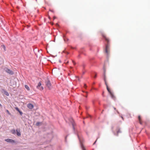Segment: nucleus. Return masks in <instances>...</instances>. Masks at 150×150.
<instances>
[{"label":"nucleus","mask_w":150,"mask_h":150,"mask_svg":"<svg viewBox=\"0 0 150 150\" xmlns=\"http://www.w3.org/2000/svg\"><path fill=\"white\" fill-rule=\"evenodd\" d=\"M105 64H104L103 67V70L104 73H103V79L105 82V84L106 86V88H107V90L108 91V93H109L110 94L111 98L112 99H113L114 100H115V97L114 96L112 92H111L110 89L109 88V87L107 85V82H106V79H105L106 70L105 68Z\"/></svg>","instance_id":"nucleus-1"},{"label":"nucleus","mask_w":150,"mask_h":150,"mask_svg":"<svg viewBox=\"0 0 150 150\" xmlns=\"http://www.w3.org/2000/svg\"><path fill=\"white\" fill-rule=\"evenodd\" d=\"M53 138L52 132H50L47 134H45L43 137V140L44 141L43 143L45 144L50 142L52 138Z\"/></svg>","instance_id":"nucleus-2"},{"label":"nucleus","mask_w":150,"mask_h":150,"mask_svg":"<svg viewBox=\"0 0 150 150\" xmlns=\"http://www.w3.org/2000/svg\"><path fill=\"white\" fill-rule=\"evenodd\" d=\"M76 134L78 139H79L80 144V145L82 150H86V149L83 144V143L84 141V139H83L82 137H80L79 136L78 134H77V133H76Z\"/></svg>","instance_id":"nucleus-3"},{"label":"nucleus","mask_w":150,"mask_h":150,"mask_svg":"<svg viewBox=\"0 0 150 150\" xmlns=\"http://www.w3.org/2000/svg\"><path fill=\"white\" fill-rule=\"evenodd\" d=\"M69 120L72 125V127H73L74 130V131H75V126L76 125V124L74 120L73 119L72 117H70L69 119Z\"/></svg>","instance_id":"nucleus-4"},{"label":"nucleus","mask_w":150,"mask_h":150,"mask_svg":"<svg viewBox=\"0 0 150 150\" xmlns=\"http://www.w3.org/2000/svg\"><path fill=\"white\" fill-rule=\"evenodd\" d=\"M45 84L46 86L49 90H50L51 89V84L49 79H48L45 81Z\"/></svg>","instance_id":"nucleus-5"},{"label":"nucleus","mask_w":150,"mask_h":150,"mask_svg":"<svg viewBox=\"0 0 150 150\" xmlns=\"http://www.w3.org/2000/svg\"><path fill=\"white\" fill-rule=\"evenodd\" d=\"M105 52L106 53V58L107 59H108L109 58V52L108 50V44L105 45Z\"/></svg>","instance_id":"nucleus-6"},{"label":"nucleus","mask_w":150,"mask_h":150,"mask_svg":"<svg viewBox=\"0 0 150 150\" xmlns=\"http://www.w3.org/2000/svg\"><path fill=\"white\" fill-rule=\"evenodd\" d=\"M4 70L6 72L11 75H13L14 74L13 71L12 70L7 68H5L4 69Z\"/></svg>","instance_id":"nucleus-7"},{"label":"nucleus","mask_w":150,"mask_h":150,"mask_svg":"<svg viewBox=\"0 0 150 150\" xmlns=\"http://www.w3.org/2000/svg\"><path fill=\"white\" fill-rule=\"evenodd\" d=\"M85 51V50L84 48H81L80 49V50L78 51V52L79 53V54L78 56V58H80V54H82L85 55V54L83 53V52Z\"/></svg>","instance_id":"nucleus-8"},{"label":"nucleus","mask_w":150,"mask_h":150,"mask_svg":"<svg viewBox=\"0 0 150 150\" xmlns=\"http://www.w3.org/2000/svg\"><path fill=\"white\" fill-rule=\"evenodd\" d=\"M6 142L8 143H10L11 144H13L16 143L14 140L11 139H7L4 140Z\"/></svg>","instance_id":"nucleus-9"},{"label":"nucleus","mask_w":150,"mask_h":150,"mask_svg":"<svg viewBox=\"0 0 150 150\" xmlns=\"http://www.w3.org/2000/svg\"><path fill=\"white\" fill-rule=\"evenodd\" d=\"M41 82H39L37 86V88L39 89L40 91H42L43 90V87L41 86Z\"/></svg>","instance_id":"nucleus-10"},{"label":"nucleus","mask_w":150,"mask_h":150,"mask_svg":"<svg viewBox=\"0 0 150 150\" xmlns=\"http://www.w3.org/2000/svg\"><path fill=\"white\" fill-rule=\"evenodd\" d=\"M90 64L91 65H93L94 64L96 63V61L94 59V58L92 57L90 58L89 59Z\"/></svg>","instance_id":"nucleus-11"},{"label":"nucleus","mask_w":150,"mask_h":150,"mask_svg":"<svg viewBox=\"0 0 150 150\" xmlns=\"http://www.w3.org/2000/svg\"><path fill=\"white\" fill-rule=\"evenodd\" d=\"M101 34L104 40L108 43L109 42V39L106 37L103 33H101Z\"/></svg>","instance_id":"nucleus-12"},{"label":"nucleus","mask_w":150,"mask_h":150,"mask_svg":"<svg viewBox=\"0 0 150 150\" xmlns=\"http://www.w3.org/2000/svg\"><path fill=\"white\" fill-rule=\"evenodd\" d=\"M91 76L92 78L93 79H96L97 77V74L96 72H92L91 73Z\"/></svg>","instance_id":"nucleus-13"},{"label":"nucleus","mask_w":150,"mask_h":150,"mask_svg":"<svg viewBox=\"0 0 150 150\" xmlns=\"http://www.w3.org/2000/svg\"><path fill=\"white\" fill-rule=\"evenodd\" d=\"M82 91L84 93L83 94V96L84 97H85L86 98H87L88 92L86 91L85 90H82Z\"/></svg>","instance_id":"nucleus-14"},{"label":"nucleus","mask_w":150,"mask_h":150,"mask_svg":"<svg viewBox=\"0 0 150 150\" xmlns=\"http://www.w3.org/2000/svg\"><path fill=\"white\" fill-rule=\"evenodd\" d=\"M27 107L29 109H32L33 108L34 106L31 103H29L27 104Z\"/></svg>","instance_id":"nucleus-15"},{"label":"nucleus","mask_w":150,"mask_h":150,"mask_svg":"<svg viewBox=\"0 0 150 150\" xmlns=\"http://www.w3.org/2000/svg\"><path fill=\"white\" fill-rule=\"evenodd\" d=\"M95 84V83L94 82H93L91 85V90H97V88H95L94 86V85Z\"/></svg>","instance_id":"nucleus-16"},{"label":"nucleus","mask_w":150,"mask_h":150,"mask_svg":"<svg viewBox=\"0 0 150 150\" xmlns=\"http://www.w3.org/2000/svg\"><path fill=\"white\" fill-rule=\"evenodd\" d=\"M3 91L4 94H5L7 96H9V93L5 89H3Z\"/></svg>","instance_id":"nucleus-17"},{"label":"nucleus","mask_w":150,"mask_h":150,"mask_svg":"<svg viewBox=\"0 0 150 150\" xmlns=\"http://www.w3.org/2000/svg\"><path fill=\"white\" fill-rule=\"evenodd\" d=\"M12 132V133L13 134H15V133H16L17 135L18 136H20L21 135V132Z\"/></svg>","instance_id":"nucleus-18"},{"label":"nucleus","mask_w":150,"mask_h":150,"mask_svg":"<svg viewBox=\"0 0 150 150\" xmlns=\"http://www.w3.org/2000/svg\"><path fill=\"white\" fill-rule=\"evenodd\" d=\"M68 48L69 50H73L74 49H76V48L70 46H68Z\"/></svg>","instance_id":"nucleus-19"},{"label":"nucleus","mask_w":150,"mask_h":150,"mask_svg":"<svg viewBox=\"0 0 150 150\" xmlns=\"http://www.w3.org/2000/svg\"><path fill=\"white\" fill-rule=\"evenodd\" d=\"M42 122H38L35 124V125L37 126H39L42 125Z\"/></svg>","instance_id":"nucleus-20"},{"label":"nucleus","mask_w":150,"mask_h":150,"mask_svg":"<svg viewBox=\"0 0 150 150\" xmlns=\"http://www.w3.org/2000/svg\"><path fill=\"white\" fill-rule=\"evenodd\" d=\"M138 119L139 120V123L140 124H141V125H142V121H141L140 120H141V116L140 115H139L138 116Z\"/></svg>","instance_id":"nucleus-21"},{"label":"nucleus","mask_w":150,"mask_h":150,"mask_svg":"<svg viewBox=\"0 0 150 150\" xmlns=\"http://www.w3.org/2000/svg\"><path fill=\"white\" fill-rule=\"evenodd\" d=\"M112 132L113 134L115 136H118V134L121 132Z\"/></svg>","instance_id":"nucleus-22"},{"label":"nucleus","mask_w":150,"mask_h":150,"mask_svg":"<svg viewBox=\"0 0 150 150\" xmlns=\"http://www.w3.org/2000/svg\"><path fill=\"white\" fill-rule=\"evenodd\" d=\"M63 38H64V40L65 41H67L69 39L67 38L65 36V35H64L63 36Z\"/></svg>","instance_id":"nucleus-23"},{"label":"nucleus","mask_w":150,"mask_h":150,"mask_svg":"<svg viewBox=\"0 0 150 150\" xmlns=\"http://www.w3.org/2000/svg\"><path fill=\"white\" fill-rule=\"evenodd\" d=\"M25 88L28 91H29L30 90V88L27 85H25Z\"/></svg>","instance_id":"nucleus-24"},{"label":"nucleus","mask_w":150,"mask_h":150,"mask_svg":"<svg viewBox=\"0 0 150 150\" xmlns=\"http://www.w3.org/2000/svg\"><path fill=\"white\" fill-rule=\"evenodd\" d=\"M23 26L24 27H27L28 28L30 27V25H27L25 24H24V25H23Z\"/></svg>","instance_id":"nucleus-25"},{"label":"nucleus","mask_w":150,"mask_h":150,"mask_svg":"<svg viewBox=\"0 0 150 150\" xmlns=\"http://www.w3.org/2000/svg\"><path fill=\"white\" fill-rule=\"evenodd\" d=\"M15 109L16 111H18V112H19L20 111H21L20 110V109H19V108L17 107H15Z\"/></svg>","instance_id":"nucleus-26"},{"label":"nucleus","mask_w":150,"mask_h":150,"mask_svg":"<svg viewBox=\"0 0 150 150\" xmlns=\"http://www.w3.org/2000/svg\"><path fill=\"white\" fill-rule=\"evenodd\" d=\"M15 109L16 111H18V112H19L20 111H21L20 110V109H19V108L17 107H15Z\"/></svg>","instance_id":"nucleus-27"},{"label":"nucleus","mask_w":150,"mask_h":150,"mask_svg":"<svg viewBox=\"0 0 150 150\" xmlns=\"http://www.w3.org/2000/svg\"><path fill=\"white\" fill-rule=\"evenodd\" d=\"M15 109L16 111H18V112H19L20 111H21L20 110V109H19V108L17 107H15Z\"/></svg>","instance_id":"nucleus-28"},{"label":"nucleus","mask_w":150,"mask_h":150,"mask_svg":"<svg viewBox=\"0 0 150 150\" xmlns=\"http://www.w3.org/2000/svg\"><path fill=\"white\" fill-rule=\"evenodd\" d=\"M1 46L3 48L4 50V51H6V47L5 45H1Z\"/></svg>","instance_id":"nucleus-29"},{"label":"nucleus","mask_w":150,"mask_h":150,"mask_svg":"<svg viewBox=\"0 0 150 150\" xmlns=\"http://www.w3.org/2000/svg\"><path fill=\"white\" fill-rule=\"evenodd\" d=\"M120 128L119 127H117V128L116 131H117V132L120 131Z\"/></svg>","instance_id":"nucleus-30"},{"label":"nucleus","mask_w":150,"mask_h":150,"mask_svg":"<svg viewBox=\"0 0 150 150\" xmlns=\"http://www.w3.org/2000/svg\"><path fill=\"white\" fill-rule=\"evenodd\" d=\"M33 51H34V52L35 54H36L35 53V51H38V52H39L38 50V49L36 48L35 49H34Z\"/></svg>","instance_id":"nucleus-31"},{"label":"nucleus","mask_w":150,"mask_h":150,"mask_svg":"<svg viewBox=\"0 0 150 150\" xmlns=\"http://www.w3.org/2000/svg\"><path fill=\"white\" fill-rule=\"evenodd\" d=\"M84 88L86 89H87V85L85 84H84Z\"/></svg>","instance_id":"nucleus-32"},{"label":"nucleus","mask_w":150,"mask_h":150,"mask_svg":"<svg viewBox=\"0 0 150 150\" xmlns=\"http://www.w3.org/2000/svg\"><path fill=\"white\" fill-rule=\"evenodd\" d=\"M85 66H86V64H85L84 63H83V64H82V67L83 69H84V68H85Z\"/></svg>","instance_id":"nucleus-33"},{"label":"nucleus","mask_w":150,"mask_h":150,"mask_svg":"<svg viewBox=\"0 0 150 150\" xmlns=\"http://www.w3.org/2000/svg\"><path fill=\"white\" fill-rule=\"evenodd\" d=\"M88 46H89L90 47V50H91V47L92 46V45H91V44H89V45H88Z\"/></svg>","instance_id":"nucleus-34"},{"label":"nucleus","mask_w":150,"mask_h":150,"mask_svg":"<svg viewBox=\"0 0 150 150\" xmlns=\"http://www.w3.org/2000/svg\"><path fill=\"white\" fill-rule=\"evenodd\" d=\"M91 117V116L89 114H87V117Z\"/></svg>","instance_id":"nucleus-35"},{"label":"nucleus","mask_w":150,"mask_h":150,"mask_svg":"<svg viewBox=\"0 0 150 150\" xmlns=\"http://www.w3.org/2000/svg\"><path fill=\"white\" fill-rule=\"evenodd\" d=\"M65 53L66 54H67V55H68V54H69V52H68V51H66L65 52Z\"/></svg>","instance_id":"nucleus-36"},{"label":"nucleus","mask_w":150,"mask_h":150,"mask_svg":"<svg viewBox=\"0 0 150 150\" xmlns=\"http://www.w3.org/2000/svg\"><path fill=\"white\" fill-rule=\"evenodd\" d=\"M20 115H22V114H23V113L22 112L21 110L19 112Z\"/></svg>","instance_id":"nucleus-37"},{"label":"nucleus","mask_w":150,"mask_h":150,"mask_svg":"<svg viewBox=\"0 0 150 150\" xmlns=\"http://www.w3.org/2000/svg\"><path fill=\"white\" fill-rule=\"evenodd\" d=\"M89 108V107H88V106H85V108L86 109V110H88Z\"/></svg>","instance_id":"nucleus-38"},{"label":"nucleus","mask_w":150,"mask_h":150,"mask_svg":"<svg viewBox=\"0 0 150 150\" xmlns=\"http://www.w3.org/2000/svg\"><path fill=\"white\" fill-rule=\"evenodd\" d=\"M10 131H16L15 129H12V130H11ZM16 132L18 131V130L16 129Z\"/></svg>","instance_id":"nucleus-39"},{"label":"nucleus","mask_w":150,"mask_h":150,"mask_svg":"<svg viewBox=\"0 0 150 150\" xmlns=\"http://www.w3.org/2000/svg\"><path fill=\"white\" fill-rule=\"evenodd\" d=\"M98 138H97L96 140V141L94 142L93 143V145H94L95 144V143H96V141H97V139Z\"/></svg>","instance_id":"nucleus-40"},{"label":"nucleus","mask_w":150,"mask_h":150,"mask_svg":"<svg viewBox=\"0 0 150 150\" xmlns=\"http://www.w3.org/2000/svg\"><path fill=\"white\" fill-rule=\"evenodd\" d=\"M68 135H67L65 137V141L66 142H67V137Z\"/></svg>","instance_id":"nucleus-41"},{"label":"nucleus","mask_w":150,"mask_h":150,"mask_svg":"<svg viewBox=\"0 0 150 150\" xmlns=\"http://www.w3.org/2000/svg\"><path fill=\"white\" fill-rule=\"evenodd\" d=\"M50 11H51L52 12H54V11L53 10H51L50 9Z\"/></svg>","instance_id":"nucleus-42"},{"label":"nucleus","mask_w":150,"mask_h":150,"mask_svg":"<svg viewBox=\"0 0 150 150\" xmlns=\"http://www.w3.org/2000/svg\"><path fill=\"white\" fill-rule=\"evenodd\" d=\"M116 111L117 113L119 114V112L117 110H116Z\"/></svg>","instance_id":"nucleus-43"},{"label":"nucleus","mask_w":150,"mask_h":150,"mask_svg":"<svg viewBox=\"0 0 150 150\" xmlns=\"http://www.w3.org/2000/svg\"><path fill=\"white\" fill-rule=\"evenodd\" d=\"M113 108H114V110H116V108H115V107H113Z\"/></svg>","instance_id":"nucleus-44"},{"label":"nucleus","mask_w":150,"mask_h":150,"mask_svg":"<svg viewBox=\"0 0 150 150\" xmlns=\"http://www.w3.org/2000/svg\"><path fill=\"white\" fill-rule=\"evenodd\" d=\"M103 94H104V92H103L102 93V95L104 97V96Z\"/></svg>","instance_id":"nucleus-45"},{"label":"nucleus","mask_w":150,"mask_h":150,"mask_svg":"<svg viewBox=\"0 0 150 150\" xmlns=\"http://www.w3.org/2000/svg\"><path fill=\"white\" fill-rule=\"evenodd\" d=\"M7 112L9 114V112L8 110H7Z\"/></svg>","instance_id":"nucleus-46"},{"label":"nucleus","mask_w":150,"mask_h":150,"mask_svg":"<svg viewBox=\"0 0 150 150\" xmlns=\"http://www.w3.org/2000/svg\"><path fill=\"white\" fill-rule=\"evenodd\" d=\"M93 105L94 106V107H95V105L94 103V102H93Z\"/></svg>","instance_id":"nucleus-47"},{"label":"nucleus","mask_w":150,"mask_h":150,"mask_svg":"<svg viewBox=\"0 0 150 150\" xmlns=\"http://www.w3.org/2000/svg\"><path fill=\"white\" fill-rule=\"evenodd\" d=\"M85 72H84V71H83V74H85Z\"/></svg>","instance_id":"nucleus-48"},{"label":"nucleus","mask_w":150,"mask_h":150,"mask_svg":"<svg viewBox=\"0 0 150 150\" xmlns=\"http://www.w3.org/2000/svg\"><path fill=\"white\" fill-rule=\"evenodd\" d=\"M83 123L84 124H85V122H84V121H83Z\"/></svg>","instance_id":"nucleus-49"},{"label":"nucleus","mask_w":150,"mask_h":150,"mask_svg":"<svg viewBox=\"0 0 150 150\" xmlns=\"http://www.w3.org/2000/svg\"><path fill=\"white\" fill-rule=\"evenodd\" d=\"M45 147V148H46V149H47V148H48L47 147Z\"/></svg>","instance_id":"nucleus-50"},{"label":"nucleus","mask_w":150,"mask_h":150,"mask_svg":"<svg viewBox=\"0 0 150 150\" xmlns=\"http://www.w3.org/2000/svg\"><path fill=\"white\" fill-rule=\"evenodd\" d=\"M121 118L123 119V117H121Z\"/></svg>","instance_id":"nucleus-51"},{"label":"nucleus","mask_w":150,"mask_h":150,"mask_svg":"<svg viewBox=\"0 0 150 150\" xmlns=\"http://www.w3.org/2000/svg\"><path fill=\"white\" fill-rule=\"evenodd\" d=\"M85 118H85V117H83V119H85Z\"/></svg>","instance_id":"nucleus-52"},{"label":"nucleus","mask_w":150,"mask_h":150,"mask_svg":"<svg viewBox=\"0 0 150 150\" xmlns=\"http://www.w3.org/2000/svg\"><path fill=\"white\" fill-rule=\"evenodd\" d=\"M41 144V145H42V144Z\"/></svg>","instance_id":"nucleus-53"},{"label":"nucleus","mask_w":150,"mask_h":150,"mask_svg":"<svg viewBox=\"0 0 150 150\" xmlns=\"http://www.w3.org/2000/svg\"><path fill=\"white\" fill-rule=\"evenodd\" d=\"M55 39L54 40V42H55Z\"/></svg>","instance_id":"nucleus-54"},{"label":"nucleus","mask_w":150,"mask_h":150,"mask_svg":"<svg viewBox=\"0 0 150 150\" xmlns=\"http://www.w3.org/2000/svg\"><path fill=\"white\" fill-rule=\"evenodd\" d=\"M93 150H94V149H93Z\"/></svg>","instance_id":"nucleus-55"},{"label":"nucleus","mask_w":150,"mask_h":150,"mask_svg":"<svg viewBox=\"0 0 150 150\" xmlns=\"http://www.w3.org/2000/svg\"><path fill=\"white\" fill-rule=\"evenodd\" d=\"M0 105H1V104H0Z\"/></svg>","instance_id":"nucleus-56"}]
</instances>
